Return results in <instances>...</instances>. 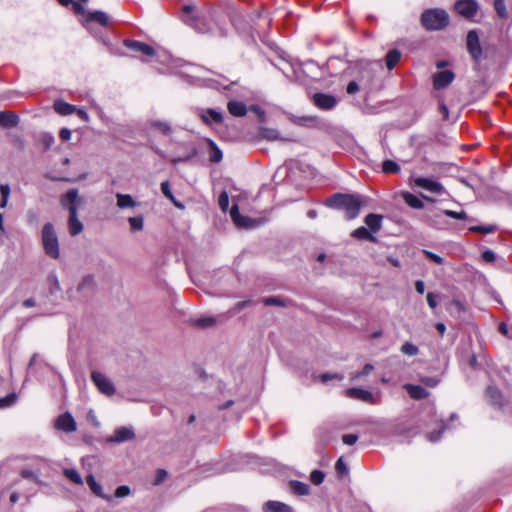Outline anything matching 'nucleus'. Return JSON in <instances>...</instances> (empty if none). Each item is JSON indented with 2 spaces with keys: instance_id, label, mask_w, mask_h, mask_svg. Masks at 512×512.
<instances>
[{
  "instance_id": "f257e3e1",
  "label": "nucleus",
  "mask_w": 512,
  "mask_h": 512,
  "mask_svg": "<svg viewBox=\"0 0 512 512\" xmlns=\"http://www.w3.org/2000/svg\"><path fill=\"white\" fill-rule=\"evenodd\" d=\"M326 204L329 207L344 210L346 219L352 220L359 215L363 201L358 195L337 193L330 197Z\"/></svg>"
},
{
  "instance_id": "f03ea898",
  "label": "nucleus",
  "mask_w": 512,
  "mask_h": 512,
  "mask_svg": "<svg viewBox=\"0 0 512 512\" xmlns=\"http://www.w3.org/2000/svg\"><path fill=\"white\" fill-rule=\"evenodd\" d=\"M80 202L77 189H69L61 198V205L69 211L68 229L72 236H76L83 231V224L77 215Z\"/></svg>"
},
{
  "instance_id": "7ed1b4c3",
  "label": "nucleus",
  "mask_w": 512,
  "mask_h": 512,
  "mask_svg": "<svg viewBox=\"0 0 512 512\" xmlns=\"http://www.w3.org/2000/svg\"><path fill=\"white\" fill-rule=\"evenodd\" d=\"M420 21L427 31H439L449 25V15L444 9L430 8L423 11Z\"/></svg>"
},
{
  "instance_id": "20e7f679",
  "label": "nucleus",
  "mask_w": 512,
  "mask_h": 512,
  "mask_svg": "<svg viewBox=\"0 0 512 512\" xmlns=\"http://www.w3.org/2000/svg\"><path fill=\"white\" fill-rule=\"evenodd\" d=\"M63 6L73 5L75 13L81 14L83 19V25L89 29L93 22L100 24L101 26H107L109 23V16L103 11L86 12L83 5L73 0H58ZM83 3H87L88 0H80Z\"/></svg>"
},
{
  "instance_id": "39448f33",
  "label": "nucleus",
  "mask_w": 512,
  "mask_h": 512,
  "mask_svg": "<svg viewBox=\"0 0 512 512\" xmlns=\"http://www.w3.org/2000/svg\"><path fill=\"white\" fill-rule=\"evenodd\" d=\"M42 244L45 253L53 258L58 259L60 256L59 242L56 235L54 226L51 223H46L42 229Z\"/></svg>"
},
{
  "instance_id": "423d86ee",
  "label": "nucleus",
  "mask_w": 512,
  "mask_h": 512,
  "mask_svg": "<svg viewBox=\"0 0 512 512\" xmlns=\"http://www.w3.org/2000/svg\"><path fill=\"white\" fill-rule=\"evenodd\" d=\"M466 47L474 62L479 63L482 59V46L477 30H470L466 36Z\"/></svg>"
},
{
  "instance_id": "0eeeda50",
  "label": "nucleus",
  "mask_w": 512,
  "mask_h": 512,
  "mask_svg": "<svg viewBox=\"0 0 512 512\" xmlns=\"http://www.w3.org/2000/svg\"><path fill=\"white\" fill-rule=\"evenodd\" d=\"M193 11V6L191 5H185L183 7V12L187 14V16L184 18V21L186 24L194 28L199 33H207L210 31V25L206 18L203 17H196L193 15H190Z\"/></svg>"
},
{
  "instance_id": "6e6552de",
  "label": "nucleus",
  "mask_w": 512,
  "mask_h": 512,
  "mask_svg": "<svg viewBox=\"0 0 512 512\" xmlns=\"http://www.w3.org/2000/svg\"><path fill=\"white\" fill-rule=\"evenodd\" d=\"M91 379L102 394L107 396H112L115 394V386L105 374L94 371L91 374Z\"/></svg>"
},
{
  "instance_id": "1a4fd4ad",
  "label": "nucleus",
  "mask_w": 512,
  "mask_h": 512,
  "mask_svg": "<svg viewBox=\"0 0 512 512\" xmlns=\"http://www.w3.org/2000/svg\"><path fill=\"white\" fill-rule=\"evenodd\" d=\"M454 8L462 17L471 19L477 14L479 6L476 0H458Z\"/></svg>"
},
{
  "instance_id": "9d476101",
  "label": "nucleus",
  "mask_w": 512,
  "mask_h": 512,
  "mask_svg": "<svg viewBox=\"0 0 512 512\" xmlns=\"http://www.w3.org/2000/svg\"><path fill=\"white\" fill-rule=\"evenodd\" d=\"M414 182L417 187H420L434 194H442L445 192V189L440 182L430 178L418 177L414 180Z\"/></svg>"
},
{
  "instance_id": "9b49d317",
  "label": "nucleus",
  "mask_w": 512,
  "mask_h": 512,
  "mask_svg": "<svg viewBox=\"0 0 512 512\" xmlns=\"http://www.w3.org/2000/svg\"><path fill=\"white\" fill-rule=\"evenodd\" d=\"M455 78V74L451 70H444L434 74L433 87L436 90L444 89L449 86Z\"/></svg>"
},
{
  "instance_id": "f8f14e48",
  "label": "nucleus",
  "mask_w": 512,
  "mask_h": 512,
  "mask_svg": "<svg viewBox=\"0 0 512 512\" xmlns=\"http://www.w3.org/2000/svg\"><path fill=\"white\" fill-rule=\"evenodd\" d=\"M313 103L319 109L322 110H331L337 104V99L330 94L325 93H315L313 95Z\"/></svg>"
},
{
  "instance_id": "ddd939ff",
  "label": "nucleus",
  "mask_w": 512,
  "mask_h": 512,
  "mask_svg": "<svg viewBox=\"0 0 512 512\" xmlns=\"http://www.w3.org/2000/svg\"><path fill=\"white\" fill-rule=\"evenodd\" d=\"M346 395L350 398L358 399L370 404H374L376 402L374 395L370 391L362 388H349L346 391Z\"/></svg>"
},
{
  "instance_id": "4468645a",
  "label": "nucleus",
  "mask_w": 512,
  "mask_h": 512,
  "mask_svg": "<svg viewBox=\"0 0 512 512\" xmlns=\"http://www.w3.org/2000/svg\"><path fill=\"white\" fill-rule=\"evenodd\" d=\"M56 427L67 433L74 432L77 429L76 422L69 413H64L58 417Z\"/></svg>"
},
{
  "instance_id": "2eb2a0df",
  "label": "nucleus",
  "mask_w": 512,
  "mask_h": 512,
  "mask_svg": "<svg viewBox=\"0 0 512 512\" xmlns=\"http://www.w3.org/2000/svg\"><path fill=\"white\" fill-rule=\"evenodd\" d=\"M124 45L129 49L140 52L147 56H154L156 53L155 49L152 46H150L146 43L140 42V41L125 40Z\"/></svg>"
},
{
  "instance_id": "dca6fc26",
  "label": "nucleus",
  "mask_w": 512,
  "mask_h": 512,
  "mask_svg": "<svg viewBox=\"0 0 512 512\" xmlns=\"http://www.w3.org/2000/svg\"><path fill=\"white\" fill-rule=\"evenodd\" d=\"M135 437V433L132 428L120 427L116 429L113 435L109 438L110 442L121 443L128 440H132Z\"/></svg>"
},
{
  "instance_id": "f3484780",
  "label": "nucleus",
  "mask_w": 512,
  "mask_h": 512,
  "mask_svg": "<svg viewBox=\"0 0 512 512\" xmlns=\"http://www.w3.org/2000/svg\"><path fill=\"white\" fill-rule=\"evenodd\" d=\"M263 512H294V509L280 501L269 500L263 504Z\"/></svg>"
},
{
  "instance_id": "a211bd4d",
  "label": "nucleus",
  "mask_w": 512,
  "mask_h": 512,
  "mask_svg": "<svg viewBox=\"0 0 512 512\" xmlns=\"http://www.w3.org/2000/svg\"><path fill=\"white\" fill-rule=\"evenodd\" d=\"M403 388L414 400H422L429 396V392L420 385L405 384Z\"/></svg>"
},
{
  "instance_id": "6ab92c4d",
  "label": "nucleus",
  "mask_w": 512,
  "mask_h": 512,
  "mask_svg": "<svg viewBox=\"0 0 512 512\" xmlns=\"http://www.w3.org/2000/svg\"><path fill=\"white\" fill-rule=\"evenodd\" d=\"M201 119L204 123L211 125L213 123L220 124L223 122V115L221 112L215 109H207L200 114Z\"/></svg>"
},
{
  "instance_id": "aec40b11",
  "label": "nucleus",
  "mask_w": 512,
  "mask_h": 512,
  "mask_svg": "<svg viewBox=\"0 0 512 512\" xmlns=\"http://www.w3.org/2000/svg\"><path fill=\"white\" fill-rule=\"evenodd\" d=\"M19 123V117L8 111H0V126L5 128L15 127Z\"/></svg>"
},
{
  "instance_id": "412c9836",
  "label": "nucleus",
  "mask_w": 512,
  "mask_h": 512,
  "mask_svg": "<svg viewBox=\"0 0 512 512\" xmlns=\"http://www.w3.org/2000/svg\"><path fill=\"white\" fill-rule=\"evenodd\" d=\"M229 113L235 117H243L247 113L246 105L241 101H229L227 104Z\"/></svg>"
},
{
  "instance_id": "4be33fe9",
  "label": "nucleus",
  "mask_w": 512,
  "mask_h": 512,
  "mask_svg": "<svg viewBox=\"0 0 512 512\" xmlns=\"http://www.w3.org/2000/svg\"><path fill=\"white\" fill-rule=\"evenodd\" d=\"M365 224L369 227L372 233H376L381 229L382 216L374 213L368 214L364 219Z\"/></svg>"
},
{
  "instance_id": "5701e85b",
  "label": "nucleus",
  "mask_w": 512,
  "mask_h": 512,
  "mask_svg": "<svg viewBox=\"0 0 512 512\" xmlns=\"http://www.w3.org/2000/svg\"><path fill=\"white\" fill-rule=\"evenodd\" d=\"M289 487L292 493L298 496H305L310 493L309 485L304 482L292 480L289 482Z\"/></svg>"
},
{
  "instance_id": "b1692460",
  "label": "nucleus",
  "mask_w": 512,
  "mask_h": 512,
  "mask_svg": "<svg viewBox=\"0 0 512 512\" xmlns=\"http://www.w3.org/2000/svg\"><path fill=\"white\" fill-rule=\"evenodd\" d=\"M116 199H117V206L120 209L134 208L135 206H137V202L129 194L117 193Z\"/></svg>"
},
{
  "instance_id": "393cba45",
  "label": "nucleus",
  "mask_w": 512,
  "mask_h": 512,
  "mask_svg": "<svg viewBox=\"0 0 512 512\" xmlns=\"http://www.w3.org/2000/svg\"><path fill=\"white\" fill-rule=\"evenodd\" d=\"M54 109L60 115H70L76 111V107L63 100H56L54 102Z\"/></svg>"
},
{
  "instance_id": "a878e982",
  "label": "nucleus",
  "mask_w": 512,
  "mask_h": 512,
  "mask_svg": "<svg viewBox=\"0 0 512 512\" xmlns=\"http://www.w3.org/2000/svg\"><path fill=\"white\" fill-rule=\"evenodd\" d=\"M352 236L358 240H368L371 242H377V238L373 235V233L364 226L355 229L352 233Z\"/></svg>"
},
{
  "instance_id": "bb28decb",
  "label": "nucleus",
  "mask_w": 512,
  "mask_h": 512,
  "mask_svg": "<svg viewBox=\"0 0 512 512\" xmlns=\"http://www.w3.org/2000/svg\"><path fill=\"white\" fill-rule=\"evenodd\" d=\"M403 199L405 203L411 208L422 209L424 207L422 200L410 192L403 193Z\"/></svg>"
},
{
  "instance_id": "cd10ccee",
  "label": "nucleus",
  "mask_w": 512,
  "mask_h": 512,
  "mask_svg": "<svg viewBox=\"0 0 512 512\" xmlns=\"http://www.w3.org/2000/svg\"><path fill=\"white\" fill-rule=\"evenodd\" d=\"M161 192L163 193V195L168 198L177 208H180V209H183L184 208V205L180 202H178L172 191H171V188H170V183L169 181H164L161 183Z\"/></svg>"
},
{
  "instance_id": "c85d7f7f",
  "label": "nucleus",
  "mask_w": 512,
  "mask_h": 512,
  "mask_svg": "<svg viewBox=\"0 0 512 512\" xmlns=\"http://www.w3.org/2000/svg\"><path fill=\"white\" fill-rule=\"evenodd\" d=\"M401 58V52L398 49L390 50L386 55V66L389 70H392Z\"/></svg>"
},
{
  "instance_id": "c756f323",
  "label": "nucleus",
  "mask_w": 512,
  "mask_h": 512,
  "mask_svg": "<svg viewBox=\"0 0 512 512\" xmlns=\"http://www.w3.org/2000/svg\"><path fill=\"white\" fill-rule=\"evenodd\" d=\"M86 482L95 495L101 498H106V496L103 493L102 486L95 480L92 474L86 477Z\"/></svg>"
},
{
  "instance_id": "7c9ffc66",
  "label": "nucleus",
  "mask_w": 512,
  "mask_h": 512,
  "mask_svg": "<svg viewBox=\"0 0 512 512\" xmlns=\"http://www.w3.org/2000/svg\"><path fill=\"white\" fill-rule=\"evenodd\" d=\"M498 229L497 225L488 224V225H476L471 226L469 230L471 232L480 233V234H490L494 233Z\"/></svg>"
},
{
  "instance_id": "2f4dec72",
  "label": "nucleus",
  "mask_w": 512,
  "mask_h": 512,
  "mask_svg": "<svg viewBox=\"0 0 512 512\" xmlns=\"http://www.w3.org/2000/svg\"><path fill=\"white\" fill-rule=\"evenodd\" d=\"M10 192H11V190H10V186L8 184L0 185V194H1L0 209H4L7 207Z\"/></svg>"
},
{
  "instance_id": "473e14b6",
  "label": "nucleus",
  "mask_w": 512,
  "mask_h": 512,
  "mask_svg": "<svg viewBox=\"0 0 512 512\" xmlns=\"http://www.w3.org/2000/svg\"><path fill=\"white\" fill-rule=\"evenodd\" d=\"M487 396L493 405H501V393L496 387L489 386L487 388Z\"/></svg>"
},
{
  "instance_id": "72a5a7b5",
  "label": "nucleus",
  "mask_w": 512,
  "mask_h": 512,
  "mask_svg": "<svg viewBox=\"0 0 512 512\" xmlns=\"http://www.w3.org/2000/svg\"><path fill=\"white\" fill-rule=\"evenodd\" d=\"M95 286V280L93 276H86L78 285V291L85 292L86 290H92Z\"/></svg>"
},
{
  "instance_id": "f704fd0d",
  "label": "nucleus",
  "mask_w": 512,
  "mask_h": 512,
  "mask_svg": "<svg viewBox=\"0 0 512 512\" xmlns=\"http://www.w3.org/2000/svg\"><path fill=\"white\" fill-rule=\"evenodd\" d=\"M64 475L73 483L77 485H82L83 480L80 474L75 469H65Z\"/></svg>"
},
{
  "instance_id": "c9c22d12",
  "label": "nucleus",
  "mask_w": 512,
  "mask_h": 512,
  "mask_svg": "<svg viewBox=\"0 0 512 512\" xmlns=\"http://www.w3.org/2000/svg\"><path fill=\"white\" fill-rule=\"evenodd\" d=\"M222 157V151L217 147V145L214 142H211L209 160L213 163H218L222 160Z\"/></svg>"
},
{
  "instance_id": "e433bc0d",
  "label": "nucleus",
  "mask_w": 512,
  "mask_h": 512,
  "mask_svg": "<svg viewBox=\"0 0 512 512\" xmlns=\"http://www.w3.org/2000/svg\"><path fill=\"white\" fill-rule=\"evenodd\" d=\"M373 369H374V366L372 364H366L363 367L362 371H360V372H352L350 374V380L351 381H357L361 377L369 375Z\"/></svg>"
},
{
  "instance_id": "4c0bfd02",
  "label": "nucleus",
  "mask_w": 512,
  "mask_h": 512,
  "mask_svg": "<svg viewBox=\"0 0 512 512\" xmlns=\"http://www.w3.org/2000/svg\"><path fill=\"white\" fill-rule=\"evenodd\" d=\"M382 170L385 173H397L400 171V166L393 160H385L382 163Z\"/></svg>"
},
{
  "instance_id": "58836bf2",
  "label": "nucleus",
  "mask_w": 512,
  "mask_h": 512,
  "mask_svg": "<svg viewBox=\"0 0 512 512\" xmlns=\"http://www.w3.org/2000/svg\"><path fill=\"white\" fill-rule=\"evenodd\" d=\"M494 9L497 13V15L502 18V19H505L507 18V11H506V5H505V2L504 0H494Z\"/></svg>"
},
{
  "instance_id": "ea45409f",
  "label": "nucleus",
  "mask_w": 512,
  "mask_h": 512,
  "mask_svg": "<svg viewBox=\"0 0 512 512\" xmlns=\"http://www.w3.org/2000/svg\"><path fill=\"white\" fill-rule=\"evenodd\" d=\"M261 134H262V136H263L265 139L270 140V141H274V140H279V139H281V138H280L279 131H278V130H276V129H272V128H264V129H262Z\"/></svg>"
},
{
  "instance_id": "a19ab883",
  "label": "nucleus",
  "mask_w": 512,
  "mask_h": 512,
  "mask_svg": "<svg viewBox=\"0 0 512 512\" xmlns=\"http://www.w3.org/2000/svg\"><path fill=\"white\" fill-rule=\"evenodd\" d=\"M401 352L405 355H408V356H415L418 354L419 352V349L416 345L410 343V342H406L404 343L402 346H401Z\"/></svg>"
},
{
  "instance_id": "79ce46f5",
  "label": "nucleus",
  "mask_w": 512,
  "mask_h": 512,
  "mask_svg": "<svg viewBox=\"0 0 512 512\" xmlns=\"http://www.w3.org/2000/svg\"><path fill=\"white\" fill-rule=\"evenodd\" d=\"M128 221L133 231H140L143 229L144 220L142 216L130 217Z\"/></svg>"
},
{
  "instance_id": "37998d69",
  "label": "nucleus",
  "mask_w": 512,
  "mask_h": 512,
  "mask_svg": "<svg viewBox=\"0 0 512 512\" xmlns=\"http://www.w3.org/2000/svg\"><path fill=\"white\" fill-rule=\"evenodd\" d=\"M151 126L158 129L165 135H168L171 132L170 124L164 121H153L151 122Z\"/></svg>"
},
{
  "instance_id": "c03bdc74",
  "label": "nucleus",
  "mask_w": 512,
  "mask_h": 512,
  "mask_svg": "<svg viewBox=\"0 0 512 512\" xmlns=\"http://www.w3.org/2000/svg\"><path fill=\"white\" fill-rule=\"evenodd\" d=\"M17 399V395L15 393H11L3 398H0V408H6L15 403Z\"/></svg>"
},
{
  "instance_id": "a18cd8bd",
  "label": "nucleus",
  "mask_w": 512,
  "mask_h": 512,
  "mask_svg": "<svg viewBox=\"0 0 512 512\" xmlns=\"http://www.w3.org/2000/svg\"><path fill=\"white\" fill-rule=\"evenodd\" d=\"M319 378L322 382H328L329 380H338L342 381L344 379L343 374L338 373H323L319 375Z\"/></svg>"
},
{
  "instance_id": "49530a36",
  "label": "nucleus",
  "mask_w": 512,
  "mask_h": 512,
  "mask_svg": "<svg viewBox=\"0 0 512 512\" xmlns=\"http://www.w3.org/2000/svg\"><path fill=\"white\" fill-rule=\"evenodd\" d=\"M325 478V474L321 470H314L310 475V480L315 485H320Z\"/></svg>"
},
{
  "instance_id": "de8ad7c7",
  "label": "nucleus",
  "mask_w": 512,
  "mask_h": 512,
  "mask_svg": "<svg viewBox=\"0 0 512 512\" xmlns=\"http://www.w3.org/2000/svg\"><path fill=\"white\" fill-rule=\"evenodd\" d=\"M443 213L450 218H454V219H458V220H465L468 218V216L464 210L459 211V212H456L453 210H444Z\"/></svg>"
},
{
  "instance_id": "09e8293b",
  "label": "nucleus",
  "mask_w": 512,
  "mask_h": 512,
  "mask_svg": "<svg viewBox=\"0 0 512 512\" xmlns=\"http://www.w3.org/2000/svg\"><path fill=\"white\" fill-rule=\"evenodd\" d=\"M420 382L425 386L434 388L439 384L440 380L437 377L422 376L420 377Z\"/></svg>"
},
{
  "instance_id": "8fccbe9b",
  "label": "nucleus",
  "mask_w": 512,
  "mask_h": 512,
  "mask_svg": "<svg viewBox=\"0 0 512 512\" xmlns=\"http://www.w3.org/2000/svg\"><path fill=\"white\" fill-rule=\"evenodd\" d=\"M218 204L222 211H224V212L227 211L228 206H229V196L226 191H223L220 194L219 199H218Z\"/></svg>"
},
{
  "instance_id": "3c124183",
  "label": "nucleus",
  "mask_w": 512,
  "mask_h": 512,
  "mask_svg": "<svg viewBox=\"0 0 512 512\" xmlns=\"http://www.w3.org/2000/svg\"><path fill=\"white\" fill-rule=\"evenodd\" d=\"M266 306H284V301L279 297H267L263 300Z\"/></svg>"
},
{
  "instance_id": "603ef678",
  "label": "nucleus",
  "mask_w": 512,
  "mask_h": 512,
  "mask_svg": "<svg viewBox=\"0 0 512 512\" xmlns=\"http://www.w3.org/2000/svg\"><path fill=\"white\" fill-rule=\"evenodd\" d=\"M335 469L337 471V473L341 476L345 475L348 473V466L347 464L343 461L342 458H339L335 464Z\"/></svg>"
},
{
  "instance_id": "864d4df0",
  "label": "nucleus",
  "mask_w": 512,
  "mask_h": 512,
  "mask_svg": "<svg viewBox=\"0 0 512 512\" xmlns=\"http://www.w3.org/2000/svg\"><path fill=\"white\" fill-rule=\"evenodd\" d=\"M251 303L250 300L240 301L229 311L232 315L237 314Z\"/></svg>"
},
{
  "instance_id": "5fc2aeb1",
  "label": "nucleus",
  "mask_w": 512,
  "mask_h": 512,
  "mask_svg": "<svg viewBox=\"0 0 512 512\" xmlns=\"http://www.w3.org/2000/svg\"><path fill=\"white\" fill-rule=\"evenodd\" d=\"M424 255L429 258L434 263L441 265L443 263V258L431 251L423 250Z\"/></svg>"
},
{
  "instance_id": "6e6d98bb",
  "label": "nucleus",
  "mask_w": 512,
  "mask_h": 512,
  "mask_svg": "<svg viewBox=\"0 0 512 512\" xmlns=\"http://www.w3.org/2000/svg\"><path fill=\"white\" fill-rule=\"evenodd\" d=\"M130 494V488L127 485H121L115 490V496L118 498L126 497Z\"/></svg>"
},
{
  "instance_id": "4d7b16f0",
  "label": "nucleus",
  "mask_w": 512,
  "mask_h": 512,
  "mask_svg": "<svg viewBox=\"0 0 512 512\" xmlns=\"http://www.w3.org/2000/svg\"><path fill=\"white\" fill-rule=\"evenodd\" d=\"M238 227H241V228H249L251 227V224H252V220L248 217H245V216H240L239 218V221H235L234 222Z\"/></svg>"
},
{
  "instance_id": "13d9d810",
  "label": "nucleus",
  "mask_w": 512,
  "mask_h": 512,
  "mask_svg": "<svg viewBox=\"0 0 512 512\" xmlns=\"http://www.w3.org/2000/svg\"><path fill=\"white\" fill-rule=\"evenodd\" d=\"M215 323V319L212 317L200 318L196 321V324L201 327H209Z\"/></svg>"
},
{
  "instance_id": "bf43d9fd",
  "label": "nucleus",
  "mask_w": 512,
  "mask_h": 512,
  "mask_svg": "<svg viewBox=\"0 0 512 512\" xmlns=\"http://www.w3.org/2000/svg\"><path fill=\"white\" fill-rule=\"evenodd\" d=\"M358 436L356 434H345L342 437V441L346 445H353L357 442Z\"/></svg>"
},
{
  "instance_id": "052dcab7",
  "label": "nucleus",
  "mask_w": 512,
  "mask_h": 512,
  "mask_svg": "<svg viewBox=\"0 0 512 512\" xmlns=\"http://www.w3.org/2000/svg\"><path fill=\"white\" fill-rule=\"evenodd\" d=\"M482 259L486 262H493L496 259V254L492 250H485L482 253Z\"/></svg>"
},
{
  "instance_id": "680f3d73",
  "label": "nucleus",
  "mask_w": 512,
  "mask_h": 512,
  "mask_svg": "<svg viewBox=\"0 0 512 512\" xmlns=\"http://www.w3.org/2000/svg\"><path fill=\"white\" fill-rule=\"evenodd\" d=\"M167 477V472L163 469L157 470L156 477L154 480V484L158 485L162 483Z\"/></svg>"
},
{
  "instance_id": "e2e57ef3",
  "label": "nucleus",
  "mask_w": 512,
  "mask_h": 512,
  "mask_svg": "<svg viewBox=\"0 0 512 512\" xmlns=\"http://www.w3.org/2000/svg\"><path fill=\"white\" fill-rule=\"evenodd\" d=\"M436 298H437V296L432 292H429L426 296L427 303H428L429 307L432 309L436 308V306H437Z\"/></svg>"
},
{
  "instance_id": "0e129e2a",
  "label": "nucleus",
  "mask_w": 512,
  "mask_h": 512,
  "mask_svg": "<svg viewBox=\"0 0 512 512\" xmlns=\"http://www.w3.org/2000/svg\"><path fill=\"white\" fill-rule=\"evenodd\" d=\"M71 135H72L71 130L68 128H62L59 133V137L61 138L62 141L70 140Z\"/></svg>"
},
{
  "instance_id": "69168bd1",
  "label": "nucleus",
  "mask_w": 512,
  "mask_h": 512,
  "mask_svg": "<svg viewBox=\"0 0 512 512\" xmlns=\"http://www.w3.org/2000/svg\"><path fill=\"white\" fill-rule=\"evenodd\" d=\"M230 216L232 218V220L235 222V221H239V218H240V213H239V208H238V205H233L231 210H230Z\"/></svg>"
},
{
  "instance_id": "338daca9",
  "label": "nucleus",
  "mask_w": 512,
  "mask_h": 512,
  "mask_svg": "<svg viewBox=\"0 0 512 512\" xmlns=\"http://www.w3.org/2000/svg\"><path fill=\"white\" fill-rule=\"evenodd\" d=\"M445 428L446 427H443L442 429H440L437 432L429 433L428 436H427L428 440L431 441V442H435V441L439 440L440 436H441V434H442V432L444 431Z\"/></svg>"
},
{
  "instance_id": "774afa93",
  "label": "nucleus",
  "mask_w": 512,
  "mask_h": 512,
  "mask_svg": "<svg viewBox=\"0 0 512 512\" xmlns=\"http://www.w3.org/2000/svg\"><path fill=\"white\" fill-rule=\"evenodd\" d=\"M359 91V85L355 81H351L347 85V93L349 94H355Z\"/></svg>"
}]
</instances>
